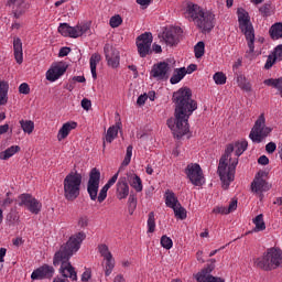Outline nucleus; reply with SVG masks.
Instances as JSON below:
<instances>
[{
  "label": "nucleus",
  "instance_id": "f257e3e1",
  "mask_svg": "<svg viewBox=\"0 0 282 282\" xmlns=\"http://www.w3.org/2000/svg\"><path fill=\"white\" fill-rule=\"evenodd\" d=\"M174 119H167V127L176 140H182L189 131L188 120L197 111V101L193 99V90L182 87L173 93Z\"/></svg>",
  "mask_w": 282,
  "mask_h": 282
},
{
  "label": "nucleus",
  "instance_id": "f03ea898",
  "mask_svg": "<svg viewBox=\"0 0 282 282\" xmlns=\"http://www.w3.org/2000/svg\"><path fill=\"white\" fill-rule=\"evenodd\" d=\"M85 239H87V235L84 231H79L70 236L67 242L62 245L59 250L55 252L53 265H61L59 274H62L63 278L56 276L54 278L53 282H69L68 279H72V281H78L76 268L72 265L69 259L74 257L75 252L80 250V243H83Z\"/></svg>",
  "mask_w": 282,
  "mask_h": 282
},
{
  "label": "nucleus",
  "instance_id": "7ed1b4c3",
  "mask_svg": "<svg viewBox=\"0 0 282 282\" xmlns=\"http://www.w3.org/2000/svg\"><path fill=\"white\" fill-rule=\"evenodd\" d=\"M83 185V174L77 172L68 173L64 181V199L66 202H76L80 197V186Z\"/></svg>",
  "mask_w": 282,
  "mask_h": 282
},
{
  "label": "nucleus",
  "instance_id": "20e7f679",
  "mask_svg": "<svg viewBox=\"0 0 282 282\" xmlns=\"http://www.w3.org/2000/svg\"><path fill=\"white\" fill-rule=\"evenodd\" d=\"M238 23L239 30L245 34L246 41L248 43L249 54L254 53V26H252V22H250V13L246 11L243 8H238Z\"/></svg>",
  "mask_w": 282,
  "mask_h": 282
},
{
  "label": "nucleus",
  "instance_id": "39448f33",
  "mask_svg": "<svg viewBox=\"0 0 282 282\" xmlns=\"http://www.w3.org/2000/svg\"><path fill=\"white\" fill-rule=\"evenodd\" d=\"M282 263V250L279 248H270L263 257L257 258L254 260V265L270 272L271 270H276Z\"/></svg>",
  "mask_w": 282,
  "mask_h": 282
},
{
  "label": "nucleus",
  "instance_id": "423d86ee",
  "mask_svg": "<svg viewBox=\"0 0 282 282\" xmlns=\"http://www.w3.org/2000/svg\"><path fill=\"white\" fill-rule=\"evenodd\" d=\"M270 133H272V128L265 127V116L261 113L251 129L249 138L252 140V142L261 144V142H263V140H265Z\"/></svg>",
  "mask_w": 282,
  "mask_h": 282
},
{
  "label": "nucleus",
  "instance_id": "0eeeda50",
  "mask_svg": "<svg viewBox=\"0 0 282 282\" xmlns=\"http://www.w3.org/2000/svg\"><path fill=\"white\" fill-rule=\"evenodd\" d=\"M237 164H239V159L231 161L229 163V166H225V170L223 172H219L218 163L217 173L218 176L220 177L221 188H224V191H228L230 188V184L235 182V172L237 171Z\"/></svg>",
  "mask_w": 282,
  "mask_h": 282
},
{
  "label": "nucleus",
  "instance_id": "6e6552de",
  "mask_svg": "<svg viewBox=\"0 0 282 282\" xmlns=\"http://www.w3.org/2000/svg\"><path fill=\"white\" fill-rule=\"evenodd\" d=\"M137 50L141 58H147V56L153 54L151 45L153 43V33L144 32L143 34L137 37Z\"/></svg>",
  "mask_w": 282,
  "mask_h": 282
},
{
  "label": "nucleus",
  "instance_id": "1a4fd4ad",
  "mask_svg": "<svg viewBox=\"0 0 282 282\" xmlns=\"http://www.w3.org/2000/svg\"><path fill=\"white\" fill-rule=\"evenodd\" d=\"M100 188V170L93 167L89 172V177L87 182V193L91 202L98 199V191Z\"/></svg>",
  "mask_w": 282,
  "mask_h": 282
},
{
  "label": "nucleus",
  "instance_id": "9d476101",
  "mask_svg": "<svg viewBox=\"0 0 282 282\" xmlns=\"http://www.w3.org/2000/svg\"><path fill=\"white\" fill-rule=\"evenodd\" d=\"M185 175L194 186H204V171L198 163H189L185 167Z\"/></svg>",
  "mask_w": 282,
  "mask_h": 282
},
{
  "label": "nucleus",
  "instance_id": "9b49d317",
  "mask_svg": "<svg viewBox=\"0 0 282 282\" xmlns=\"http://www.w3.org/2000/svg\"><path fill=\"white\" fill-rule=\"evenodd\" d=\"M269 173L260 170L256 176L254 180L251 183V191L252 193H265L272 188V185L265 181L263 177H268Z\"/></svg>",
  "mask_w": 282,
  "mask_h": 282
},
{
  "label": "nucleus",
  "instance_id": "f8f14e48",
  "mask_svg": "<svg viewBox=\"0 0 282 282\" xmlns=\"http://www.w3.org/2000/svg\"><path fill=\"white\" fill-rule=\"evenodd\" d=\"M104 54L109 67H112V69L120 67V51H118V48L111 44H105Z\"/></svg>",
  "mask_w": 282,
  "mask_h": 282
},
{
  "label": "nucleus",
  "instance_id": "ddd939ff",
  "mask_svg": "<svg viewBox=\"0 0 282 282\" xmlns=\"http://www.w3.org/2000/svg\"><path fill=\"white\" fill-rule=\"evenodd\" d=\"M171 65L166 62H159L152 66L150 76L159 80H166L171 76Z\"/></svg>",
  "mask_w": 282,
  "mask_h": 282
},
{
  "label": "nucleus",
  "instance_id": "4468645a",
  "mask_svg": "<svg viewBox=\"0 0 282 282\" xmlns=\"http://www.w3.org/2000/svg\"><path fill=\"white\" fill-rule=\"evenodd\" d=\"M196 25L203 32H210L215 28V14L210 11H203L196 21Z\"/></svg>",
  "mask_w": 282,
  "mask_h": 282
},
{
  "label": "nucleus",
  "instance_id": "2eb2a0df",
  "mask_svg": "<svg viewBox=\"0 0 282 282\" xmlns=\"http://www.w3.org/2000/svg\"><path fill=\"white\" fill-rule=\"evenodd\" d=\"M67 64L59 62L55 65H53L47 72H46V80H50V83H56V80L59 79L65 72H67Z\"/></svg>",
  "mask_w": 282,
  "mask_h": 282
},
{
  "label": "nucleus",
  "instance_id": "dca6fc26",
  "mask_svg": "<svg viewBox=\"0 0 282 282\" xmlns=\"http://www.w3.org/2000/svg\"><path fill=\"white\" fill-rule=\"evenodd\" d=\"M54 276V267L50 264H43L35 269L32 274V281H43V279H52Z\"/></svg>",
  "mask_w": 282,
  "mask_h": 282
},
{
  "label": "nucleus",
  "instance_id": "f3484780",
  "mask_svg": "<svg viewBox=\"0 0 282 282\" xmlns=\"http://www.w3.org/2000/svg\"><path fill=\"white\" fill-rule=\"evenodd\" d=\"M7 6L12 8L14 19H21L25 14V8H28L25 0H8Z\"/></svg>",
  "mask_w": 282,
  "mask_h": 282
},
{
  "label": "nucleus",
  "instance_id": "a211bd4d",
  "mask_svg": "<svg viewBox=\"0 0 282 282\" xmlns=\"http://www.w3.org/2000/svg\"><path fill=\"white\" fill-rule=\"evenodd\" d=\"M117 197L118 199H127V197H129V183H127V177L119 178L117 183Z\"/></svg>",
  "mask_w": 282,
  "mask_h": 282
},
{
  "label": "nucleus",
  "instance_id": "6ab92c4d",
  "mask_svg": "<svg viewBox=\"0 0 282 282\" xmlns=\"http://www.w3.org/2000/svg\"><path fill=\"white\" fill-rule=\"evenodd\" d=\"M185 12L191 19H193V21H195V23H197V19H199L204 10H202V7H199L198 4L189 2L186 6Z\"/></svg>",
  "mask_w": 282,
  "mask_h": 282
},
{
  "label": "nucleus",
  "instance_id": "aec40b11",
  "mask_svg": "<svg viewBox=\"0 0 282 282\" xmlns=\"http://www.w3.org/2000/svg\"><path fill=\"white\" fill-rule=\"evenodd\" d=\"M13 54L18 65L23 63V42L21 37H14L13 40Z\"/></svg>",
  "mask_w": 282,
  "mask_h": 282
},
{
  "label": "nucleus",
  "instance_id": "412c9836",
  "mask_svg": "<svg viewBox=\"0 0 282 282\" xmlns=\"http://www.w3.org/2000/svg\"><path fill=\"white\" fill-rule=\"evenodd\" d=\"M234 151H235V144H232V143L227 144V147L225 149V153L221 155V158L219 160V172L220 173L223 171H225L226 166H228V158H230V155H232Z\"/></svg>",
  "mask_w": 282,
  "mask_h": 282
},
{
  "label": "nucleus",
  "instance_id": "4be33fe9",
  "mask_svg": "<svg viewBox=\"0 0 282 282\" xmlns=\"http://www.w3.org/2000/svg\"><path fill=\"white\" fill-rule=\"evenodd\" d=\"M78 127V123L76 121L66 122L62 126V128L58 131L57 140L61 142V140H65L67 135H69V132L73 129H76Z\"/></svg>",
  "mask_w": 282,
  "mask_h": 282
},
{
  "label": "nucleus",
  "instance_id": "5701e85b",
  "mask_svg": "<svg viewBox=\"0 0 282 282\" xmlns=\"http://www.w3.org/2000/svg\"><path fill=\"white\" fill-rule=\"evenodd\" d=\"M122 123H117L116 126H111L108 128L105 140H104V147H106V142L108 144H111L115 140V138H118V131H120V127Z\"/></svg>",
  "mask_w": 282,
  "mask_h": 282
},
{
  "label": "nucleus",
  "instance_id": "b1692460",
  "mask_svg": "<svg viewBox=\"0 0 282 282\" xmlns=\"http://www.w3.org/2000/svg\"><path fill=\"white\" fill-rule=\"evenodd\" d=\"M254 228L250 231H247L245 235H252V232H262L265 230V221L263 220V214H260L253 218Z\"/></svg>",
  "mask_w": 282,
  "mask_h": 282
},
{
  "label": "nucleus",
  "instance_id": "393cba45",
  "mask_svg": "<svg viewBox=\"0 0 282 282\" xmlns=\"http://www.w3.org/2000/svg\"><path fill=\"white\" fill-rule=\"evenodd\" d=\"M269 35L272 41H279V39H282V22H275L272 24L269 29Z\"/></svg>",
  "mask_w": 282,
  "mask_h": 282
},
{
  "label": "nucleus",
  "instance_id": "a878e982",
  "mask_svg": "<svg viewBox=\"0 0 282 282\" xmlns=\"http://www.w3.org/2000/svg\"><path fill=\"white\" fill-rule=\"evenodd\" d=\"M100 61H102V56L99 53H94L90 56V59H89L90 72H91V76H93L94 80H96V78H98V74L96 73V67L98 66V63H100Z\"/></svg>",
  "mask_w": 282,
  "mask_h": 282
},
{
  "label": "nucleus",
  "instance_id": "bb28decb",
  "mask_svg": "<svg viewBox=\"0 0 282 282\" xmlns=\"http://www.w3.org/2000/svg\"><path fill=\"white\" fill-rule=\"evenodd\" d=\"M128 180L130 183V186H132V188H134V191L137 193H142V178H140V176H138V174H128Z\"/></svg>",
  "mask_w": 282,
  "mask_h": 282
},
{
  "label": "nucleus",
  "instance_id": "cd10ccee",
  "mask_svg": "<svg viewBox=\"0 0 282 282\" xmlns=\"http://www.w3.org/2000/svg\"><path fill=\"white\" fill-rule=\"evenodd\" d=\"M213 270H215V264H207L204 269H202L200 272L195 275L196 281L203 282L204 280L208 279V276H213V274H210Z\"/></svg>",
  "mask_w": 282,
  "mask_h": 282
},
{
  "label": "nucleus",
  "instance_id": "c85d7f7f",
  "mask_svg": "<svg viewBox=\"0 0 282 282\" xmlns=\"http://www.w3.org/2000/svg\"><path fill=\"white\" fill-rule=\"evenodd\" d=\"M164 197L165 206H167V208H175V206L180 204V199H177V196H175V194L171 189H166Z\"/></svg>",
  "mask_w": 282,
  "mask_h": 282
},
{
  "label": "nucleus",
  "instance_id": "c756f323",
  "mask_svg": "<svg viewBox=\"0 0 282 282\" xmlns=\"http://www.w3.org/2000/svg\"><path fill=\"white\" fill-rule=\"evenodd\" d=\"M163 40L165 41L166 45H171V47L180 43V36L170 30L166 32H163Z\"/></svg>",
  "mask_w": 282,
  "mask_h": 282
},
{
  "label": "nucleus",
  "instance_id": "7c9ffc66",
  "mask_svg": "<svg viewBox=\"0 0 282 282\" xmlns=\"http://www.w3.org/2000/svg\"><path fill=\"white\" fill-rule=\"evenodd\" d=\"M281 58H282V55H279L275 46L273 52L267 58V62L264 64V69H272V66L276 64V61H281Z\"/></svg>",
  "mask_w": 282,
  "mask_h": 282
},
{
  "label": "nucleus",
  "instance_id": "2f4dec72",
  "mask_svg": "<svg viewBox=\"0 0 282 282\" xmlns=\"http://www.w3.org/2000/svg\"><path fill=\"white\" fill-rule=\"evenodd\" d=\"M184 76H186V67L175 68L172 77L170 78L171 85H177Z\"/></svg>",
  "mask_w": 282,
  "mask_h": 282
},
{
  "label": "nucleus",
  "instance_id": "473e14b6",
  "mask_svg": "<svg viewBox=\"0 0 282 282\" xmlns=\"http://www.w3.org/2000/svg\"><path fill=\"white\" fill-rule=\"evenodd\" d=\"M10 85L8 82H0V106L8 105V90Z\"/></svg>",
  "mask_w": 282,
  "mask_h": 282
},
{
  "label": "nucleus",
  "instance_id": "72a5a7b5",
  "mask_svg": "<svg viewBox=\"0 0 282 282\" xmlns=\"http://www.w3.org/2000/svg\"><path fill=\"white\" fill-rule=\"evenodd\" d=\"M263 84L267 85V87H273L274 89H278L282 98V77L264 79Z\"/></svg>",
  "mask_w": 282,
  "mask_h": 282
},
{
  "label": "nucleus",
  "instance_id": "f704fd0d",
  "mask_svg": "<svg viewBox=\"0 0 282 282\" xmlns=\"http://www.w3.org/2000/svg\"><path fill=\"white\" fill-rule=\"evenodd\" d=\"M19 151H21V147L11 145L10 148L0 153V160H10V158H12V155H14L15 153H19Z\"/></svg>",
  "mask_w": 282,
  "mask_h": 282
},
{
  "label": "nucleus",
  "instance_id": "c9c22d12",
  "mask_svg": "<svg viewBox=\"0 0 282 282\" xmlns=\"http://www.w3.org/2000/svg\"><path fill=\"white\" fill-rule=\"evenodd\" d=\"M41 208H43V204L35 197H33L26 207V209L30 210L32 215H39V213H41Z\"/></svg>",
  "mask_w": 282,
  "mask_h": 282
},
{
  "label": "nucleus",
  "instance_id": "e433bc0d",
  "mask_svg": "<svg viewBox=\"0 0 282 282\" xmlns=\"http://www.w3.org/2000/svg\"><path fill=\"white\" fill-rule=\"evenodd\" d=\"M135 208H138V197L135 196V193L131 192L128 198L129 215H133V213H135Z\"/></svg>",
  "mask_w": 282,
  "mask_h": 282
},
{
  "label": "nucleus",
  "instance_id": "4c0bfd02",
  "mask_svg": "<svg viewBox=\"0 0 282 282\" xmlns=\"http://www.w3.org/2000/svg\"><path fill=\"white\" fill-rule=\"evenodd\" d=\"M106 259V272L105 275L109 276L111 272H113V268H116V260H113V256L111 253L107 254Z\"/></svg>",
  "mask_w": 282,
  "mask_h": 282
},
{
  "label": "nucleus",
  "instance_id": "58836bf2",
  "mask_svg": "<svg viewBox=\"0 0 282 282\" xmlns=\"http://www.w3.org/2000/svg\"><path fill=\"white\" fill-rule=\"evenodd\" d=\"M34 199V196H32V194H28V193H24V194H21L19 197H18V205L19 206H24V208H28V206L30 205V203Z\"/></svg>",
  "mask_w": 282,
  "mask_h": 282
},
{
  "label": "nucleus",
  "instance_id": "ea45409f",
  "mask_svg": "<svg viewBox=\"0 0 282 282\" xmlns=\"http://www.w3.org/2000/svg\"><path fill=\"white\" fill-rule=\"evenodd\" d=\"M20 127L29 135L34 131V121L32 120H20Z\"/></svg>",
  "mask_w": 282,
  "mask_h": 282
},
{
  "label": "nucleus",
  "instance_id": "a19ab883",
  "mask_svg": "<svg viewBox=\"0 0 282 282\" xmlns=\"http://www.w3.org/2000/svg\"><path fill=\"white\" fill-rule=\"evenodd\" d=\"M235 148H236L235 155L239 158L243 155L245 151L248 149V141L247 140H243L241 142L238 141L235 143Z\"/></svg>",
  "mask_w": 282,
  "mask_h": 282
},
{
  "label": "nucleus",
  "instance_id": "79ce46f5",
  "mask_svg": "<svg viewBox=\"0 0 282 282\" xmlns=\"http://www.w3.org/2000/svg\"><path fill=\"white\" fill-rule=\"evenodd\" d=\"M206 52V43L204 41H199L195 46H194V54L195 58H202Z\"/></svg>",
  "mask_w": 282,
  "mask_h": 282
},
{
  "label": "nucleus",
  "instance_id": "37998d69",
  "mask_svg": "<svg viewBox=\"0 0 282 282\" xmlns=\"http://www.w3.org/2000/svg\"><path fill=\"white\" fill-rule=\"evenodd\" d=\"M237 83L240 89H242L243 91H252V86L246 80V77L243 75L237 77Z\"/></svg>",
  "mask_w": 282,
  "mask_h": 282
},
{
  "label": "nucleus",
  "instance_id": "c03bdc74",
  "mask_svg": "<svg viewBox=\"0 0 282 282\" xmlns=\"http://www.w3.org/2000/svg\"><path fill=\"white\" fill-rule=\"evenodd\" d=\"M172 209L174 210L175 217H177V219H186V208H184L181 203H178L177 206L173 207Z\"/></svg>",
  "mask_w": 282,
  "mask_h": 282
},
{
  "label": "nucleus",
  "instance_id": "a18cd8bd",
  "mask_svg": "<svg viewBox=\"0 0 282 282\" xmlns=\"http://www.w3.org/2000/svg\"><path fill=\"white\" fill-rule=\"evenodd\" d=\"M7 221L14 226L17 221H19V212H17V208H11L10 213L7 215Z\"/></svg>",
  "mask_w": 282,
  "mask_h": 282
},
{
  "label": "nucleus",
  "instance_id": "49530a36",
  "mask_svg": "<svg viewBox=\"0 0 282 282\" xmlns=\"http://www.w3.org/2000/svg\"><path fill=\"white\" fill-rule=\"evenodd\" d=\"M260 14L268 19L272 14V4L271 3H264L262 7L259 8Z\"/></svg>",
  "mask_w": 282,
  "mask_h": 282
},
{
  "label": "nucleus",
  "instance_id": "de8ad7c7",
  "mask_svg": "<svg viewBox=\"0 0 282 282\" xmlns=\"http://www.w3.org/2000/svg\"><path fill=\"white\" fill-rule=\"evenodd\" d=\"M148 232H155V213L153 212L148 216Z\"/></svg>",
  "mask_w": 282,
  "mask_h": 282
},
{
  "label": "nucleus",
  "instance_id": "09e8293b",
  "mask_svg": "<svg viewBox=\"0 0 282 282\" xmlns=\"http://www.w3.org/2000/svg\"><path fill=\"white\" fill-rule=\"evenodd\" d=\"M132 155H133V145H128L126 156L121 163V166H129V164H131Z\"/></svg>",
  "mask_w": 282,
  "mask_h": 282
},
{
  "label": "nucleus",
  "instance_id": "8fccbe9b",
  "mask_svg": "<svg viewBox=\"0 0 282 282\" xmlns=\"http://www.w3.org/2000/svg\"><path fill=\"white\" fill-rule=\"evenodd\" d=\"M214 80L216 83V85H226V74L221 73V72H217L214 74Z\"/></svg>",
  "mask_w": 282,
  "mask_h": 282
},
{
  "label": "nucleus",
  "instance_id": "3c124183",
  "mask_svg": "<svg viewBox=\"0 0 282 282\" xmlns=\"http://www.w3.org/2000/svg\"><path fill=\"white\" fill-rule=\"evenodd\" d=\"M161 246L162 248H165V250H171V248H173V240L167 236H162Z\"/></svg>",
  "mask_w": 282,
  "mask_h": 282
},
{
  "label": "nucleus",
  "instance_id": "603ef678",
  "mask_svg": "<svg viewBox=\"0 0 282 282\" xmlns=\"http://www.w3.org/2000/svg\"><path fill=\"white\" fill-rule=\"evenodd\" d=\"M109 25L110 28H120L122 25V17L120 14L111 17Z\"/></svg>",
  "mask_w": 282,
  "mask_h": 282
},
{
  "label": "nucleus",
  "instance_id": "864d4df0",
  "mask_svg": "<svg viewBox=\"0 0 282 282\" xmlns=\"http://www.w3.org/2000/svg\"><path fill=\"white\" fill-rule=\"evenodd\" d=\"M69 28L67 23H61L57 30L62 36H69Z\"/></svg>",
  "mask_w": 282,
  "mask_h": 282
},
{
  "label": "nucleus",
  "instance_id": "5fc2aeb1",
  "mask_svg": "<svg viewBox=\"0 0 282 282\" xmlns=\"http://www.w3.org/2000/svg\"><path fill=\"white\" fill-rule=\"evenodd\" d=\"M68 36H69V39H78V36H80V31L78 29V25L69 28Z\"/></svg>",
  "mask_w": 282,
  "mask_h": 282
},
{
  "label": "nucleus",
  "instance_id": "6e6d98bb",
  "mask_svg": "<svg viewBox=\"0 0 282 282\" xmlns=\"http://www.w3.org/2000/svg\"><path fill=\"white\" fill-rule=\"evenodd\" d=\"M98 248H99V252H100L101 257H104V259H107V256L111 254V252L109 251V247L107 245H100Z\"/></svg>",
  "mask_w": 282,
  "mask_h": 282
},
{
  "label": "nucleus",
  "instance_id": "4d7b16f0",
  "mask_svg": "<svg viewBox=\"0 0 282 282\" xmlns=\"http://www.w3.org/2000/svg\"><path fill=\"white\" fill-rule=\"evenodd\" d=\"M147 100H149V95H147V94L140 95V96L138 97V99H137V105H138L139 107H142V106L145 105Z\"/></svg>",
  "mask_w": 282,
  "mask_h": 282
},
{
  "label": "nucleus",
  "instance_id": "13d9d810",
  "mask_svg": "<svg viewBox=\"0 0 282 282\" xmlns=\"http://www.w3.org/2000/svg\"><path fill=\"white\" fill-rule=\"evenodd\" d=\"M19 91L21 94H24V96H28V94H30V85H28V83H22L20 86H19Z\"/></svg>",
  "mask_w": 282,
  "mask_h": 282
},
{
  "label": "nucleus",
  "instance_id": "bf43d9fd",
  "mask_svg": "<svg viewBox=\"0 0 282 282\" xmlns=\"http://www.w3.org/2000/svg\"><path fill=\"white\" fill-rule=\"evenodd\" d=\"M213 213L215 214V215H228V210H227V208L226 207H224V206H217V207H215L214 209H213Z\"/></svg>",
  "mask_w": 282,
  "mask_h": 282
},
{
  "label": "nucleus",
  "instance_id": "052dcab7",
  "mask_svg": "<svg viewBox=\"0 0 282 282\" xmlns=\"http://www.w3.org/2000/svg\"><path fill=\"white\" fill-rule=\"evenodd\" d=\"M69 52H72V48L68 47V46H63L61 50H59V53H58V56L59 58H65V56H67L69 54Z\"/></svg>",
  "mask_w": 282,
  "mask_h": 282
},
{
  "label": "nucleus",
  "instance_id": "680f3d73",
  "mask_svg": "<svg viewBox=\"0 0 282 282\" xmlns=\"http://www.w3.org/2000/svg\"><path fill=\"white\" fill-rule=\"evenodd\" d=\"M78 226L80 228H87V226H89V218H87V216L80 217L78 220Z\"/></svg>",
  "mask_w": 282,
  "mask_h": 282
},
{
  "label": "nucleus",
  "instance_id": "e2e57ef3",
  "mask_svg": "<svg viewBox=\"0 0 282 282\" xmlns=\"http://www.w3.org/2000/svg\"><path fill=\"white\" fill-rule=\"evenodd\" d=\"M265 151H267V153H269V154L274 153V151H276V143H274V142H269V143L265 145Z\"/></svg>",
  "mask_w": 282,
  "mask_h": 282
},
{
  "label": "nucleus",
  "instance_id": "0e129e2a",
  "mask_svg": "<svg viewBox=\"0 0 282 282\" xmlns=\"http://www.w3.org/2000/svg\"><path fill=\"white\" fill-rule=\"evenodd\" d=\"M82 107L85 111H89L91 109V100L84 98L82 100Z\"/></svg>",
  "mask_w": 282,
  "mask_h": 282
},
{
  "label": "nucleus",
  "instance_id": "69168bd1",
  "mask_svg": "<svg viewBox=\"0 0 282 282\" xmlns=\"http://www.w3.org/2000/svg\"><path fill=\"white\" fill-rule=\"evenodd\" d=\"M91 279V269H86L85 272L82 274V281L88 282Z\"/></svg>",
  "mask_w": 282,
  "mask_h": 282
},
{
  "label": "nucleus",
  "instance_id": "338daca9",
  "mask_svg": "<svg viewBox=\"0 0 282 282\" xmlns=\"http://www.w3.org/2000/svg\"><path fill=\"white\" fill-rule=\"evenodd\" d=\"M237 210V199H232L227 208V215H230V213Z\"/></svg>",
  "mask_w": 282,
  "mask_h": 282
},
{
  "label": "nucleus",
  "instance_id": "774afa93",
  "mask_svg": "<svg viewBox=\"0 0 282 282\" xmlns=\"http://www.w3.org/2000/svg\"><path fill=\"white\" fill-rule=\"evenodd\" d=\"M107 199V192H102V189H100L99 194L97 195V200L99 202V204H102V202H105Z\"/></svg>",
  "mask_w": 282,
  "mask_h": 282
}]
</instances>
